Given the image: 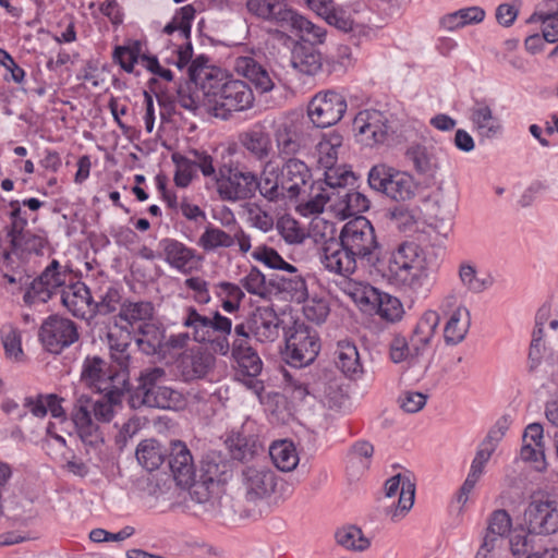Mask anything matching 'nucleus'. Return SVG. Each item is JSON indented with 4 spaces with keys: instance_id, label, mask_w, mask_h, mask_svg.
Segmentation results:
<instances>
[{
    "instance_id": "24",
    "label": "nucleus",
    "mask_w": 558,
    "mask_h": 558,
    "mask_svg": "<svg viewBox=\"0 0 558 558\" xmlns=\"http://www.w3.org/2000/svg\"><path fill=\"white\" fill-rule=\"evenodd\" d=\"M12 466L0 461V518L5 515L13 520H20L24 514V498L11 490Z\"/></svg>"
},
{
    "instance_id": "5",
    "label": "nucleus",
    "mask_w": 558,
    "mask_h": 558,
    "mask_svg": "<svg viewBox=\"0 0 558 558\" xmlns=\"http://www.w3.org/2000/svg\"><path fill=\"white\" fill-rule=\"evenodd\" d=\"M369 187L392 201L405 202L414 197L416 184L413 177L386 163H377L367 175Z\"/></svg>"
},
{
    "instance_id": "17",
    "label": "nucleus",
    "mask_w": 558,
    "mask_h": 558,
    "mask_svg": "<svg viewBox=\"0 0 558 558\" xmlns=\"http://www.w3.org/2000/svg\"><path fill=\"white\" fill-rule=\"evenodd\" d=\"M10 248L4 254V267L14 269L15 259L22 264L32 255H43L44 248L48 245L45 235L25 230L17 234L9 236Z\"/></svg>"
},
{
    "instance_id": "58",
    "label": "nucleus",
    "mask_w": 558,
    "mask_h": 558,
    "mask_svg": "<svg viewBox=\"0 0 558 558\" xmlns=\"http://www.w3.org/2000/svg\"><path fill=\"white\" fill-rule=\"evenodd\" d=\"M106 362L99 356L86 357L82 369V379L90 385L100 383L106 376Z\"/></svg>"
},
{
    "instance_id": "20",
    "label": "nucleus",
    "mask_w": 558,
    "mask_h": 558,
    "mask_svg": "<svg viewBox=\"0 0 558 558\" xmlns=\"http://www.w3.org/2000/svg\"><path fill=\"white\" fill-rule=\"evenodd\" d=\"M352 296L356 302L371 304L373 307L376 306L380 317L388 322H397L401 319L403 315V306L398 298L387 293H380L371 286L356 290V292L352 293Z\"/></svg>"
},
{
    "instance_id": "41",
    "label": "nucleus",
    "mask_w": 558,
    "mask_h": 558,
    "mask_svg": "<svg viewBox=\"0 0 558 558\" xmlns=\"http://www.w3.org/2000/svg\"><path fill=\"white\" fill-rule=\"evenodd\" d=\"M214 356L206 352H193L181 361L182 376L186 381L203 378L214 365Z\"/></svg>"
},
{
    "instance_id": "12",
    "label": "nucleus",
    "mask_w": 558,
    "mask_h": 558,
    "mask_svg": "<svg viewBox=\"0 0 558 558\" xmlns=\"http://www.w3.org/2000/svg\"><path fill=\"white\" fill-rule=\"evenodd\" d=\"M287 362L294 367H303L315 361L320 343L317 332L305 326H299L286 341Z\"/></svg>"
},
{
    "instance_id": "52",
    "label": "nucleus",
    "mask_w": 558,
    "mask_h": 558,
    "mask_svg": "<svg viewBox=\"0 0 558 558\" xmlns=\"http://www.w3.org/2000/svg\"><path fill=\"white\" fill-rule=\"evenodd\" d=\"M459 280L466 291L481 293L486 289L485 281L477 277L476 268L469 262H462L458 269Z\"/></svg>"
},
{
    "instance_id": "9",
    "label": "nucleus",
    "mask_w": 558,
    "mask_h": 558,
    "mask_svg": "<svg viewBox=\"0 0 558 558\" xmlns=\"http://www.w3.org/2000/svg\"><path fill=\"white\" fill-rule=\"evenodd\" d=\"M78 338L77 325L59 315L46 318L39 329V339L44 348L52 354L61 353L65 348L75 343Z\"/></svg>"
},
{
    "instance_id": "50",
    "label": "nucleus",
    "mask_w": 558,
    "mask_h": 558,
    "mask_svg": "<svg viewBox=\"0 0 558 558\" xmlns=\"http://www.w3.org/2000/svg\"><path fill=\"white\" fill-rule=\"evenodd\" d=\"M293 31L300 33L301 37L304 40L311 43L312 47L316 44H323L325 41L326 29L322 26L315 25L299 13H296V16L294 17L291 25V29H289V32Z\"/></svg>"
},
{
    "instance_id": "31",
    "label": "nucleus",
    "mask_w": 558,
    "mask_h": 558,
    "mask_svg": "<svg viewBox=\"0 0 558 558\" xmlns=\"http://www.w3.org/2000/svg\"><path fill=\"white\" fill-rule=\"evenodd\" d=\"M470 120L482 138H493L502 130L500 120L494 116L486 101H476L470 110Z\"/></svg>"
},
{
    "instance_id": "48",
    "label": "nucleus",
    "mask_w": 558,
    "mask_h": 558,
    "mask_svg": "<svg viewBox=\"0 0 558 558\" xmlns=\"http://www.w3.org/2000/svg\"><path fill=\"white\" fill-rule=\"evenodd\" d=\"M233 359L236 361L241 373L250 377L247 385L256 391L262 389L260 383L253 379L260 374L263 368V363L257 352L253 349L247 353H242Z\"/></svg>"
},
{
    "instance_id": "14",
    "label": "nucleus",
    "mask_w": 558,
    "mask_h": 558,
    "mask_svg": "<svg viewBox=\"0 0 558 558\" xmlns=\"http://www.w3.org/2000/svg\"><path fill=\"white\" fill-rule=\"evenodd\" d=\"M524 524L529 534L551 535L558 532V502L533 499L524 510Z\"/></svg>"
},
{
    "instance_id": "10",
    "label": "nucleus",
    "mask_w": 558,
    "mask_h": 558,
    "mask_svg": "<svg viewBox=\"0 0 558 558\" xmlns=\"http://www.w3.org/2000/svg\"><path fill=\"white\" fill-rule=\"evenodd\" d=\"M68 272L57 259H53L44 271L32 280L26 289L23 301L32 306L47 303L57 289L65 284Z\"/></svg>"
},
{
    "instance_id": "38",
    "label": "nucleus",
    "mask_w": 558,
    "mask_h": 558,
    "mask_svg": "<svg viewBox=\"0 0 558 558\" xmlns=\"http://www.w3.org/2000/svg\"><path fill=\"white\" fill-rule=\"evenodd\" d=\"M405 156L418 174L434 177L438 169V159L433 147L415 144L407 149Z\"/></svg>"
},
{
    "instance_id": "30",
    "label": "nucleus",
    "mask_w": 558,
    "mask_h": 558,
    "mask_svg": "<svg viewBox=\"0 0 558 558\" xmlns=\"http://www.w3.org/2000/svg\"><path fill=\"white\" fill-rule=\"evenodd\" d=\"M234 70L239 75L248 80L260 93H268L275 87L270 73L252 57L236 58Z\"/></svg>"
},
{
    "instance_id": "39",
    "label": "nucleus",
    "mask_w": 558,
    "mask_h": 558,
    "mask_svg": "<svg viewBox=\"0 0 558 558\" xmlns=\"http://www.w3.org/2000/svg\"><path fill=\"white\" fill-rule=\"evenodd\" d=\"M470 325V311L465 306L457 307L444 328L446 343L450 345L460 343L465 338Z\"/></svg>"
},
{
    "instance_id": "56",
    "label": "nucleus",
    "mask_w": 558,
    "mask_h": 558,
    "mask_svg": "<svg viewBox=\"0 0 558 558\" xmlns=\"http://www.w3.org/2000/svg\"><path fill=\"white\" fill-rule=\"evenodd\" d=\"M304 302L303 314L305 318L317 325L323 324L329 314L328 302L322 298H306Z\"/></svg>"
},
{
    "instance_id": "13",
    "label": "nucleus",
    "mask_w": 558,
    "mask_h": 558,
    "mask_svg": "<svg viewBox=\"0 0 558 558\" xmlns=\"http://www.w3.org/2000/svg\"><path fill=\"white\" fill-rule=\"evenodd\" d=\"M319 258L327 271L343 277L352 275L361 263L352 251H348L340 236H331L322 243Z\"/></svg>"
},
{
    "instance_id": "19",
    "label": "nucleus",
    "mask_w": 558,
    "mask_h": 558,
    "mask_svg": "<svg viewBox=\"0 0 558 558\" xmlns=\"http://www.w3.org/2000/svg\"><path fill=\"white\" fill-rule=\"evenodd\" d=\"M353 130L365 145L384 143L388 134L387 119L377 110L360 111L353 120Z\"/></svg>"
},
{
    "instance_id": "62",
    "label": "nucleus",
    "mask_w": 558,
    "mask_h": 558,
    "mask_svg": "<svg viewBox=\"0 0 558 558\" xmlns=\"http://www.w3.org/2000/svg\"><path fill=\"white\" fill-rule=\"evenodd\" d=\"M371 205L369 199L362 193L352 190L348 199L345 201V205L342 206V215L352 216L355 214L364 213L368 210Z\"/></svg>"
},
{
    "instance_id": "54",
    "label": "nucleus",
    "mask_w": 558,
    "mask_h": 558,
    "mask_svg": "<svg viewBox=\"0 0 558 558\" xmlns=\"http://www.w3.org/2000/svg\"><path fill=\"white\" fill-rule=\"evenodd\" d=\"M255 259L264 263L271 269L286 270L288 272H296V268L287 263L274 248L262 247L254 252Z\"/></svg>"
},
{
    "instance_id": "15",
    "label": "nucleus",
    "mask_w": 558,
    "mask_h": 558,
    "mask_svg": "<svg viewBox=\"0 0 558 558\" xmlns=\"http://www.w3.org/2000/svg\"><path fill=\"white\" fill-rule=\"evenodd\" d=\"M247 11L255 17L270 23L284 32L291 29L296 11L288 0H247Z\"/></svg>"
},
{
    "instance_id": "45",
    "label": "nucleus",
    "mask_w": 558,
    "mask_h": 558,
    "mask_svg": "<svg viewBox=\"0 0 558 558\" xmlns=\"http://www.w3.org/2000/svg\"><path fill=\"white\" fill-rule=\"evenodd\" d=\"M198 245L206 252L228 248L234 245V236L218 227L208 225L198 239Z\"/></svg>"
},
{
    "instance_id": "57",
    "label": "nucleus",
    "mask_w": 558,
    "mask_h": 558,
    "mask_svg": "<svg viewBox=\"0 0 558 558\" xmlns=\"http://www.w3.org/2000/svg\"><path fill=\"white\" fill-rule=\"evenodd\" d=\"M217 464H211L208 462L205 469V475L203 476L202 482H196L194 480L193 484L189 487L191 489L190 494L192 499L196 500L199 504H205L209 500V492L205 487L207 482H214V478L217 474Z\"/></svg>"
},
{
    "instance_id": "4",
    "label": "nucleus",
    "mask_w": 558,
    "mask_h": 558,
    "mask_svg": "<svg viewBox=\"0 0 558 558\" xmlns=\"http://www.w3.org/2000/svg\"><path fill=\"white\" fill-rule=\"evenodd\" d=\"M166 371L162 367H148L141 372L138 385L130 391L129 404L133 409L141 407L174 409L182 403V395L163 386Z\"/></svg>"
},
{
    "instance_id": "28",
    "label": "nucleus",
    "mask_w": 558,
    "mask_h": 558,
    "mask_svg": "<svg viewBox=\"0 0 558 558\" xmlns=\"http://www.w3.org/2000/svg\"><path fill=\"white\" fill-rule=\"evenodd\" d=\"M61 302L77 318L87 319L95 314L89 289L83 282H76L63 289Z\"/></svg>"
},
{
    "instance_id": "37",
    "label": "nucleus",
    "mask_w": 558,
    "mask_h": 558,
    "mask_svg": "<svg viewBox=\"0 0 558 558\" xmlns=\"http://www.w3.org/2000/svg\"><path fill=\"white\" fill-rule=\"evenodd\" d=\"M291 65L300 73L315 75L322 70L323 58L314 47L299 44L292 50Z\"/></svg>"
},
{
    "instance_id": "34",
    "label": "nucleus",
    "mask_w": 558,
    "mask_h": 558,
    "mask_svg": "<svg viewBox=\"0 0 558 558\" xmlns=\"http://www.w3.org/2000/svg\"><path fill=\"white\" fill-rule=\"evenodd\" d=\"M342 136L332 131L325 134L317 144L318 163L325 169V177L329 170L348 169L345 166H336L338 155L342 148Z\"/></svg>"
},
{
    "instance_id": "32",
    "label": "nucleus",
    "mask_w": 558,
    "mask_h": 558,
    "mask_svg": "<svg viewBox=\"0 0 558 558\" xmlns=\"http://www.w3.org/2000/svg\"><path fill=\"white\" fill-rule=\"evenodd\" d=\"M277 147L281 154L293 155L304 146L302 123L294 120L281 122L275 131Z\"/></svg>"
},
{
    "instance_id": "25",
    "label": "nucleus",
    "mask_w": 558,
    "mask_h": 558,
    "mask_svg": "<svg viewBox=\"0 0 558 558\" xmlns=\"http://www.w3.org/2000/svg\"><path fill=\"white\" fill-rule=\"evenodd\" d=\"M355 175L350 169L329 170L325 177V184L328 185L330 207L342 213L350 193L355 184Z\"/></svg>"
},
{
    "instance_id": "23",
    "label": "nucleus",
    "mask_w": 558,
    "mask_h": 558,
    "mask_svg": "<svg viewBox=\"0 0 558 558\" xmlns=\"http://www.w3.org/2000/svg\"><path fill=\"white\" fill-rule=\"evenodd\" d=\"M385 492L386 496L389 498L396 496L398 493L400 494L397 507L388 512L392 520L404 515L413 507L415 483L409 475L397 474L387 480Z\"/></svg>"
},
{
    "instance_id": "35",
    "label": "nucleus",
    "mask_w": 558,
    "mask_h": 558,
    "mask_svg": "<svg viewBox=\"0 0 558 558\" xmlns=\"http://www.w3.org/2000/svg\"><path fill=\"white\" fill-rule=\"evenodd\" d=\"M290 276L275 275L269 278V284L277 292L284 294V299L292 302L302 303L307 298L306 282L302 276L290 272Z\"/></svg>"
},
{
    "instance_id": "40",
    "label": "nucleus",
    "mask_w": 558,
    "mask_h": 558,
    "mask_svg": "<svg viewBox=\"0 0 558 558\" xmlns=\"http://www.w3.org/2000/svg\"><path fill=\"white\" fill-rule=\"evenodd\" d=\"M335 364L347 376L362 372L360 354L354 342L340 340L335 350Z\"/></svg>"
},
{
    "instance_id": "7",
    "label": "nucleus",
    "mask_w": 558,
    "mask_h": 558,
    "mask_svg": "<svg viewBox=\"0 0 558 558\" xmlns=\"http://www.w3.org/2000/svg\"><path fill=\"white\" fill-rule=\"evenodd\" d=\"M217 191L222 201L238 202L254 197L256 173L239 162L223 163L216 177Z\"/></svg>"
},
{
    "instance_id": "1",
    "label": "nucleus",
    "mask_w": 558,
    "mask_h": 558,
    "mask_svg": "<svg viewBox=\"0 0 558 558\" xmlns=\"http://www.w3.org/2000/svg\"><path fill=\"white\" fill-rule=\"evenodd\" d=\"M123 387L101 388L106 393L98 400L93 401L87 395L76 398L71 416L81 440L90 447H98L102 444V437L92 415L97 421L108 423L114 416V407L121 402Z\"/></svg>"
},
{
    "instance_id": "6",
    "label": "nucleus",
    "mask_w": 558,
    "mask_h": 558,
    "mask_svg": "<svg viewBox=\"0 0 558 558\" xmlns=\"http://www.w3.org/2000/svg\"><path fill=\"white\" fill-rule=\"evenodd\" d=\"M340 239L345 243L348 251H352L361 263L375 266L379 260V243L371 221L359 216L349 220L342 227Z\"/></svg>"
},
{
    "instance_id": "46",
    "label": "nucleus",
    "mask_w": 558,
    "mask_h": 558,
    "mask_svg": "<svg viewBox=\"0 0 558 558\" xmlns=\"http://www.w3.org/2000/svg\"><path fill=\"white\" fill-rule=\"evenodd\" d=\"M335 538L338 545L353 551H364L371 545L369 539L366 538L362 530L355 525L338 529L335 533Z\"/></svg>"
},
{
    "instance_id": "60",
    "label": "nucleus",
    "mask_w": 558,
    "mask_h": 558,
    "mask_svg": "<svg viewBox=\"0 0 558 558\" xmlns=\"http://www.w3.org/2000/svg\"><path fill=\"white\" fill-rule=\"evenodd\" d=\"M520 456L523 461L533 462L535 469L538 471L544 470L546 466L543 444L536 446L532 442H523Z\"/></svg>"
},
{
    "instance_id": "26",
    "label": "nucleus",
    "mask_w": 558,
    "mask_h": 558,
    "mask_svg": "<svg viewBox=\"0 0 558 558\" xmlns=\"http://www.w3.org/2000/svg\"><path fill=\"white\" fill-rule=\"evenodd\" d=\"M280 319L268 306L257 307L248 317V330L259 342H274L279 337Z\"/></svg>"
},
{
    "instance_id": "11",
    "label": "nucleus",
    "mask_w": 558,
    "mask_h": 558,
    "mask_svg": "<svg viewBox=\"0 0 558 558\" xmlns=\"http://www.w3.org/2000/svg\"><path fill=\"white\" fill-rule=\"evenodd\" d=\"M347 100L335 90L317 93L310 101L307 113L317 128H328L338 123L347 111Z\"/></svg>"
},
{
    "instance_id": "49",
    "label": "nucleus",
    "mask_w": 558,
    "mask_h": 558,
    "mask_svg": "<svg viewBox=\"0 0 558 558\" xmlns=\"http://www.w3.org/2000/svg\"><path fill=\"white\" fill-rule=\"evenodd\" d=\"M328 203H330V196L325 181L313 183L310 186L307 198L302 199V205L312 215L323 213Z\"/></svg>"
},
{
    "instance_id": "59",
    "label": "nucleus",
    "mask_w": 558,
    "mask_h": 558,
    "mask_svg": "<svg viewBox=\"0 0 558 558\" xmlns=\"http://www.w3.org/2000/svg\"><path fill=\"white\" fill-rule=\"evenodd\" d=\"M277 229L286 242L290 244L301 243L304 239V233L299 227V223L293 218H281L277 222Z\"/></svg>"
},
{
    "instance_id": "44",
    "label": "nucleus",
    "mask_w": 558,
    "mask_h": 558,
    "mask_svg": "<svg viewBox=\"0 0 558 558\" xmlns=\"http://www.w3.org/2000/svg\"><path fill=\"white\" fill-rule=\"evenodd\" d=\"M269 456L276 468L283 472L294 470L299 463L294 445L289 440L275 441L269 448Z\"/></svg>"
},
{
    "instance_id": "61",
    "label": "nucleus",
    "mask_w": 558,
    "mask_h": 558,
    "mask_svg": "<svg viewBox=\"0 0 558 558\" xmlns=\"http://www.w3.org/2000/svg\"><path fill=\"white\" fill-rule=\"evenodd\" d=\"M427 401V395L418 391H404L399 397V404L407 413H416L421 411Z\"/></svg>"
},
{
    "instance_id": "21",
    "label": "nucleus",
    "mask_w": 558,
    "mask_h": 558,
    "mask_svg": "<svg viewBox=\"0 0 558 558\" xmlns=\"http://www.w3.org/2000/svg\"><path fill=\"white\" fill-rule=\"evenodd\" d=\"M169 466L175 483L181 487H190L196 476L192 454L185 444L173 441L169 456Z\"/></svg>"
},
{
    "instance_id": "2",
    "label": "nucleus",
    "mask_w": 558,
    "mask_h": 558,
    "mask_svg": "<svg viewBox=\"0 0 558 558\" xmlns=\"http://www.w3.org/2000/svg\"><path fill=\"white\" fill-rule=\"evenodd\" d=\"M434 266L432 254L413 241L397 246L387 263V276L396 283L418 292L426 288Z\"/></svg>"
},
{
    "instance_id": "53",
    "label": "nucleus",
    "mask_w": 558,
    "mask_h": 558,
    "mask_svg": "<svg viewBox=\"0 0 558 558\" xmlns=\"http://www.w3.org/2000/svg\"><path fill=\"white\" fill-rule=\"evenodd\" d=\"M171 159L175 165L174 183L179 187H186L193 180L196 170L186 157L180 153H173Z\"/></svg>"
},
{
    "instance_id": "43",
    "label": "nucleus",
    "mask_w": 558,
    "mask_h": 558,
    "mask_svg": "<svg viewBox=\"0 0 558 558\" xmlns=\"http://www.w3.org/2000/svg\"><path fill=\"white\" fill-rule=\"evenodd\" d=\"M167 450L155 439H145L136 448L138 463L148 471L157 470L163 462Z\"/></svg>"
},
{
    "instance_id": "36",
    "label": "nucleus",
    "mask_w": 558,
    "mask_h": 558,
    "mask_svg": "<svg viewBox=\"0 0 558 558\" xmlns=\"http://www.w3.org/2000/svg\"><path fill=\"white\" fill-rule=\"evenodd\" d=\"M241 145L258 161L268 159L272 151L269 133L263 128L248 130L240 135Z\"/></svg>"
},
{
    "instance_id": "64",
    "label": "nucleus",
    "mask_w": 558,
    "mask_h": 558,
    "mask_svg": "<svg viewBox=\"0 0 558 558\" xmlns=\"http://www.w3.org/2000/svg\"><path fill=\"white\" fill-rule=\"evenodd\" d=\"M539 20L544 39L549 44L558 43V11L553 14H541Z\"/></svg>"
},
{
    "instance_id": "22",
    "label": "nucleus",
    "mask_w": 558,
    "mask_h": 558,
    "mask_svg": "<svg viewBox=\"0 0 558 558\" xmlns=\"http://www.w3.org/2000/svg\"><path fill=\"white\" fill-rule=\"evenodd\" d=\"M279 171L286 197L289 198L299 197L312 178L310 168L298 158H289Z\"/></svg>"
},
{
    "instance_id": "63",
    "label": "nucleus",
    "mask_w": 558,
    "mask_h": 558,
    "mask_svg": "<svg viewBox=\"0 0 558 558\" xmlns=\"http://www.w3.org/2000/svg\"><path fill=\"white\" fill-rule=\"evenodd\" d=\"M417 357L413 348L409 347L405 338L395 337L390 343V359L393 363H401L408 359Z\"/></svg>"
},
{
    "instance_id": "8",
    "label": "nucleus",
    "mask_w": 558,
    "mask_h": 558,
    "mask_svg": "<svg viewBox=\"0 0 558 558\" xmlns=\"http://www.w3.org/2000/svg\"><path fill=\"white\" fill-rule=\"evenodd\" d=\"M277 485L276 473L266 464L253 463L241 470V487L247 502L264 501L276 492Z\"/></svg>"
},
{
    "instance_id": "42",
    "label": "nucleus",
    "mask_w": 558,
    "mask_h": 558,
    "mask_svg": "<svg viewBox=\"0 0 558 558\" xmlns=\"http://www.w3.org/2000/svg\"><path fill=\"white\" fill-rule=\"evenodd\" d=\"M165 335L158 326L151 323H142L137 328L136 344L147 355L158 353L163 343Z\"/></svg>"
},
{
    "instance_id": "29",
    "label": "nucleus",
    "mask_w": 558,
    "mask_h": 558,
    "mask_svg": "<svg viewBox=\"0 0 558 558\" xmlns=\"http://www.w3.org/2000/svg\"><path fill=\"white\" fill-rule=\"evenodd\" d=\"M158 246L160 254L165 260L177 270L182 274H189L193 269V263L195 259L194 250L187 247L182 242L166 238L159 241Z\"/></svg>"
},
{
    "instance_id": "47",
    "label": "nucleus",
    "mask_w": 558,
    "mask_h": 558,
    "mask_svg": "<svg viewBox=\"0 0 558 558\" xmlns=\"http://www.w3.org/2000/svg\"><path fill=\"white\" fill-rule=\"evenodd\" d=\"M154 306L150 302H124L121 306L118 317L120 320L126 322L131 327L133 324L146 320L153 317Z\"/></svg>"
},
{
    "instance_id": "3",
    "label": "nucleus",
    "mask_w": 558,
    "mask_h": 558,
    "mask_svg": "<svg viewBox=\"0 0 558 558\" xmlns=\"http://www.w3.org/2000/svg\"><path fill=\"white\" fill-rule=\"evenodd\" d=\"M208 112L221 120H228L234 112L253 107L255 97L251 87L241 80H217L208 77L203 85Z\"/></svg>"
},
{
    "instance_id": "27",
    "label": "nucleus",
    "mask_w": 558,
    "mask_h": 558,
    "mask_svg": "<svg viewBox=\"0 0 558 558\" xmlns=\"http://www.w3.org/2000/svg\"><path fill=\"white\" fill-rule=\"evenodd\" d=\"M256 192L268 202L277 203L286 198L279 167L271 160L265 161L259 174H256L254 196Z\"/></svg>"
},
{
    "instance_id": "51",
    "label": "nucleus",
    "mask_w": 558,
    "mask_h": 558,
    "mask_svg": "<svg viewBox=\"0 0 558 558\" xmlns=\"http://www.w3.org/2000/svg\"><path fill=\"white\" fill-rule=\"evenodd\" d=\"M242 287L251 294L266 298L272 291L269 279L257 268L251 267L248 272L241 279Z\"/></svg>"
},
{
    "instance_id": "18",
    "label": "nucleus",
    "mask_w": 558,
    "mask_h": 558,
    "mask_svg": "<svg viewBox=\"0 0 558 558\" xmlns=\"http://www.w3.org/2000/svg\"><path fill=\"white\" fill-rule=\"evenodd\" d=\"M132 340V331H130L124 326H119L118 324H114V326L111 327L107 332V343L110 349L111 357L119 365L121 371V374H117L113 377H109L112 381L116 380V377L121 376V384H126V372L129 367L132 365L133 361L130 353Z\"/></svg>"
},
{
    "instance_id": "55",
    "label": "nucleus",
    "mask_w": 558,
    "mask_h": 558,
    "mask_svg": "<svg viewBox=\"0 0 558 558\" xmlns=\"http://www.w3.org/2000/svg\"><path fill=\"white\" fill-rule=\"evenodd\" d=\"M511 518L506 510H496L493 512L487 533L485 536H490L494 542L498 541V537L505 536L511 529Z\"/></svg>"
},
{
    "instance_id": "33",
    "label": "nucleus",
    "mask_w": 558,
    "mask_h": 558,
    "mask_svg": "<svg viewBox=\"0 0 558 558\" xmlns=\"http://www.w3.org/2000/svg\"><path fill=\"white\" fill-rule=\"evenodd\" d=\"M439 323L440 316L435 311H426L422 315L411 338L412 348L416 356L423 354L425 348L429 345Z\"/></svg>"
},
{
    "instance_id": "16",
    "label": "nucleus",
    "mask_w": 558,
    "mask_h": 558,
    "mask_svg": "<svg viewBox=\"0 0 558 558\" xmlns=\"http://www.w3.org/2000/svg\"><path fill=\"white\" fill-rule=\"evenodd\" d=\"M182 325L192 329L193 339L196 342H206V340H210L213 331H217L222 335H230L232 329V322L230 318L220 315L218 312L215 313L213 318H209L201 315L196 308L192 306L186 307L185 314L182 318Z\"/></svg>"
}]
</instances>
